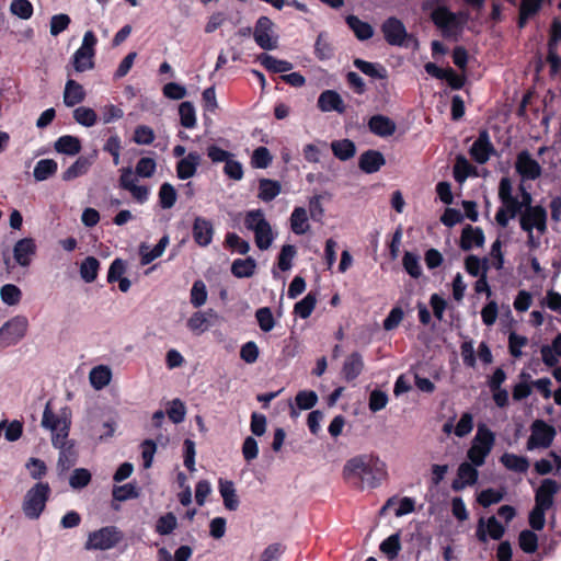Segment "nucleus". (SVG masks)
I'll return each mask as SVG.
<instances>
[{"label":"nucleus","mask_w":561,"mask_h":561,"mask_svg":"<svg viewBox=\"0 0 561 561\" xmlns=\"http://www.w3.org/2000/svg\"><path fill=\"white\" fill-rule=\"evenodd\" d=\"M387 466L377 455L362 454L350 458L343 467L345 482L356 490L376 489L387 478Z\"/></svg>","instance_id":"nucleus-1"},{"label":"nucleus","mask_w":561,"mask_h":561,"mask_svg":"<svg viewBox=\"0 0 561 561\" xmlns=\"http://www.w3.org/2000/svg\"><path fill=\"white\" fill-rule=\"evenodd\" d=\"M561 490V484L556 480L546 478L535 490V505L529 512L528 523L533 530L540 531L546 525V513L553 507L554 496Z\"/></svg>","instance_id":"nucleus-2"},{"label":"nucleus","mask_w":561,"mask_h":561,"mask_svg":"<svg viewBox=\"0 0 561 561\" xmlns=\"http://www.w3.org/2000/svg\"><path fill=\"white\" fill-rule=\"evenodd\" d=\"M497 197L501 206L495 214V221L501 228H506L512 219L519 218L523 208L519 198L513 194V183L507 176H503L499 183Z\"/></svg>","instance_id":"nucleus-3"},{"label":"nucleus","mask_w":561,"mask_h":561,"mask_svg":"<svg viewBox=\"0 0 561 561\" xmlns=\"http://www.w3.org/2000/svg\"><path fill=\"white\" fill-rule=\"evenodd\" d=\"M494 433L485 424H479L472 444L467 451V458L473 466H483L486 457L490 455L494 446Z\"/></svg>","instance_id":"nucleus-4"},{"label":"nucleus","mask_w":561,"mask_h":561,"mask_svg":"<svg viewBox=\"0 0 561 561\" xmlns=\"http://www.w3.org/2000/svg\"><path fill=\"white\" fill-rule=\"evenodd\" d=\"M50 486L47 482L35 483L25 494L22 510L28 519H38L45 511L50 496Z\"/></svg>","instance_id":"nucleus-5"},{"label":"nucleus","mask_w":561,"mask_h":561,"mask_svg":"<svg viewBox=\"0 0 561 561\" xmlns=\"http://www.w3.org/2000/svg\"><path fill=\"white\" fill-rule=\"evenodd\" d=\"M124 538L123 533L115 526H105L89 534L84 543L87 550H110Z\"/></svg>","instance_id":"nucleus-6"},{"label":"nucleus","mask_w":561,"mask_h":561,"mask_svg":"<svg viewBox=\"0 0 561 561\" xmlns=\"http://www.w3.org/2000/svg\"><path fill=\"white\" fill-rule=\"evenodd\" d=\"M431 20L445 38L457 37L462 31L463 22L447 7L435 8L431 13Z\"/></svg>","instance_id":"nucleus-7"},{"label":"nucleus","mask_w":561,"mask_h":561,"mask_svg":"<svg viewBox=\"0 0 561 561\" xmlns=\"http://www.w3.org/2000/svg\"><path fill=\"white\" fill-rule=\"evenodd\" d=\"M28 321L24 316H16L0 328V348L18 344L26 334Z\"/></svg>","instance_id":"nucleus-8"},{"label":"nucleus","mask_w":561,"mask_h":561,"mask_svg":"<svg viewBox=\"0 0 561 561\" xmlns=\"http://www.w3.org/2000/svg\"><path fill=\"white\" fill-rule=\"evenodd\" d=\"M547 209L539 204L523 210L518 219L522 230H537L540 234L547 232Z\"/></svg>","instance_id":"nucleus-9"},{"label":"nucleus","mask_w":561,"mask_h":561,"mask_svg":"<svg viewBox=\"0 0 561 561\" xmlns=\"http://www.w3.org/2000/svg\"><path fill=\"white\" fill-rule=\"evenodd\" d=\"M531 434L527 440V450H534L537 448H548L551 446L554 437L556 430L552 425H549L543 420H536L530 426Z\"/></svg>","instance_id":"nucleus-10"},{"label":"nucleus","mask_w":561,"mask_h":561,"mask_svg":"<svg viewBox=\"0 0 561 561\" xmlns=\"http://www.w3.org/2000/svg\"><path fill=\"white\" fill-rule=\"evenodd\" d=\"M65 431V428L62 430ZM67 433H57L53 435L51 443L55 448L59 449L58 468L60 471H68L78 460V453L72 442L67 440Z\"/></svg>","instance_id":"nucleus-11"},{"label":"nucleus","mask_w":561,"mask_h":561,"mask_svg":"<svg viewBox=\"0 0 561 561\" xmlns=\"http://www.w3.org/2000/svg\"><path fill=\"white\" fill-rule=\"evenodd\" d=\"M515 171L522 181H535L541 176L542 168L528 150H522L516 156Z\"/></svg>","instance_id":"nucleus-12"},{"label":"nucleus","mask_w":561,"mask_h":561,"mask_svg":"<svg viewBox=\"0 0 561 561\" xmlns=\"http://www.w3.org/2000/svg\"><path fill=\"white\" fill-rule=\"evenodd\" d=\"M274 23L273 21L265 15H262L257 19L253 37L259 47L264 50H272L277 47V36H272Z\"/></svg>","instance_id":"nucleus-13"},{"label":"nucleus","mask_w":561,"mask_h":561,"mask_svg":"<svg viewBox=\"0 0 561 561\" xmlns=\"http://www.w3.org/2000/svg\"><path fill=\"white\" fill-rule=\"evenodd\" d=\"M469 153L472 160L479 164L486 163L491 156L496 153L486 129L480 130L478 138L473 141L469 150Z\"/></svg>","instance_id":"nucleus-14"},{"label":"nucleus","mask_w":561,"mask_h":561,"mask_svg":"<svg viewBox=\"0 0 561 561\" xmlns=\"http://www.w3.org/2000/svg\"><path fill=\"white\" fill-rule=\"evenodd\" d=\"M561 42V22L553 20L550 27V35L548 41L547 61L550 65V76H556L559 72L561 59L558 54V44Z\"/></svg>","instance_id":"nucleus-15"},{"label":"nucleus","mask_w":561,"mask_h":561,"mask_svg":"<svg viewBox=\"0 0 561 561\" xmlns=\"http://www.w3.org/2000/svg\"><path fill=\"white\" fill-rule=\"evenodd\" d=\"M385 41L391 46H402L408 37L407 28L401 20L390 16L381 24Z\"/></svg>","instance_id":"nucleus-16"},{"label":"nucleus","mask_w":561,"mask_h":561,"mask_svg":"<svg viewBox=\"0 0 561 561\" xmlns=\"http://www.w3.org/2000/svg\"><path fill=\"white\" fill-rule=\"evenodd\" d=\"M215 229L211 220L196 216L192 226V237L196 244L202 248L208 247L214 238Z\"/></svg>","instance_id":"nucleus-17"},{"label":"nucleus","mask_w":561,"mask_h":561,"mask_svg":"<svg viewBox=\"0 0 561 561\" xmlns=\"http://www.w3.org/2000/svg\"><path fill=\"white\" fill-rule=\"evenodd\" d=\"M505 533L504 526L496 519L495 516H491L488 518L486 523L484 518L481 517L479 519L476 536L480 542L485 543L488 541V536L493 540H500Z\"/></svg>","instance_id":"nucleus-18"},{"label":"nucleus","mask_w":561,"mask_h":561,"mask_svg":"<svg viewBox=\"0 0 561 561\" xmlns=\"http://www.w3.org/2000/svg\"><path fill=\"white\" fill-rule=\"evenodd\" d=\"M37 251L36 242L33 238H23L15 242L13 247V257L16 264L22 267H28Z\"/></svg>","instance_id":"nucleus-19"},{"label":"nucleus","mask_w":561,"mask_h":561,"mask_svg":"<svg viewBox=\"0 0 561 561\" xmlns=\"http://www.w3.org/2000/svg\"><path fill=\"white\" fill-rule=\"evenodd\" d=\"M479 478V472L477 470V466H473L472 462H461L457 469V478L451 482V489L455 492H459L463 490L466 486H471L477 483Z\"/></svg>","instance_id":"nucleus-20"},{"label":"nucleus","mask_w":561,"mask_h":561,"mask_svg":"<svg viewBox=\"0 0 561 561\" xmlns=\"http://www.w3.org/2000/svg\"><path fill=\"white\" fill-rule=\"evenodd\" d=\"M317 106L321 112H336L344 114L346 105L342 96L335 90H324L320 93Z\"/></svg>","instance_id":"nucleus-21"},{"label":"nucleus","mask_w":561,"mask_h":561,"mask_svg":"<svg viewBox=\"0 0 561 561\" xmlns=\"http://www.w3.org/2000/svg\"><path fill=\"white\" fill-rule=\"evenodd\" d=\"M385 164L383 154L375 149L364 151L358 159V167L366 174L378 172Z\"/></svg>","instance_id":"nucleus-22"},{"label":"nucleus","mask_w":561,"mask_h":561,"mask_svg":"<svg viewBox=\"0 0 561 561\" xmlns=\"http://www.w3.org/2000/svg\"><path fill=\"white\" fill-rule=\"evenodd\" d=\"M202 157L197 151H190L186 157L176 162V175L180 180H187L196 174Z\"/></svg>","instance_id":"nucleus-23"},{"label":"nucleus","mask_w":561,"mask_h":561,"mask_svg":"<svg viewBox=\"0 0 561 561\" xmlns=\"http://www.w3.org/2000/svg\"><path fill=\"white\" fill-rule=\"evenodd\" d=\"M484 233L483 230L479 227H472L471 225H467L462 231L460 237V248L463 251H469L473 247L480 248L484 243Z\"/></svg>","instance_id":"nucleus-24"},{"label":"nucleus","mask_w":561,"mask_h":561,"mask_svg":"<svg viewBox=\"0 0 561 561\" xmlns=\"http://www.w3.org/2000/svg\"><path fill=\"white\" fill-rule=\"evenodd\" d=\"M363 356L358 352L351 353L344 360L342 374L345 381L355 380L364 370Z\"/></svg>","instance_id":"nucleus-25"},{"label":"nucleus","mask_w":561,"mask_h":561,"mask_svg":"<svg viewBox=\"0 0 561 561\" xmlns=\"http://www.w3.org/2000/svg\"><path fill=\"white\" fill-rule=\"evenodd\" d=\"M87 93L79 82L68 79L64 90V104L67 107H73L84 101Z\"/></svg>","instance_id":"nucleus-26"},{"label":"nucleus","mask_w":561,"mask_h":561,"mask_svg":"<svg viewBox=\"0 0 561 561\" xmlns=\"http://www.w3.org/2000/svg\"><path fill=\"white\" fill-rule=\"evenodd\" d=\"M42 425L45 428L50 430L53 432V435L57 433H64V428L65 432L67 433V436L69 435V422H67L65 417L55 414L51 411L49 403L46 404V408L44 410Z\"/></svg>","instance_id":"nucleus-27"},{"label":"nucleus","mask_w":561,"mask_h":561,"mask_svg":"<svg viewBox=\"0 0 561 561\" xmlns=\"http://www.w3.org/2000/svg\"><path fill=\"white\" fill-rule=\"evenodd\" d=\"M213 318H217V312L214 309H208L205 312L196 311L187 320L186 325L192 332L199 335L208 330L209 319Z\"/></svg>","instance_id":"nucleus-28"},{"label":"nucleus","mask_w":561,"mask_h":561,"mask_svg":"<svg viewBox=\"0 0 561 561\" xmlns=\"http://www.w3.org/2000/svg\"><path fill=\"white\" fill-rule=\"evenodd\" d=\"M218 489L225 507L229 511H237L240 502L233 482L231 480L220 478L218 481Z\"/></svg>","instance_id":"nucleus-29"},{"label":"nucleus","mask_w":561,"mask_h":561,"mask_svg":"<svg viewBox=\"0 0 561 561\" xmlns=\"http://www.w3.org/2000/svg\"><path fill=\"white\" fill-rule=\"evenodd\" d=\"M371 133L380 137H388L396 131V124L389 117L383 115H374L368 122Z\"/></svg>","instance_id":"nucleus-30"},{"label":"nucleus","mask_w":561,"mask_h":561,"mask_svg":"<svg viewBox=\"0 0 561 561\" xmlns=\"http://www.w3.org/2000/svg\"><path fill=\"white\" fill-rule=\"evenodd\" d=\"M345 22L358 41H367L373 37L374 28L368 22L362 21L354 14L347 15Z\"/></svg>","instance_id":"nucleus-31"},{"label":"nucleus","mask_w":561,"mask_h":561,"mask_svg":"<svg viewBox=\"0 0 561 561\" xmlns=\"http://www.w3.org/2000/svg\"><path fill=\"white\" fill-rule=\"evenodd\" d=\"M500 461L507 470L517 473H526L530 466L527 457L512 453H504L500 457Z\"/></svg>","instance_id":"nucleus-32"},{"label":"nucleus","mask_w":561,"mask_h":561,"mask_svg":"<svg viewBox=\"0 0 561 561\" xmlns=\"http://www.w3.org/2000/svg\"><path fill=\"white\" fill-rule=\"evenodd\" d=\"M353 65L356 69H358L364 75L374 78V79H387L388 72L387 69L378 64V62H370L366 61L360 58H355L353 60Z\"/></svg>","instance_id":"nucleus-33"},{"label":"nucleus","mask_w":561,"mask_h":561,"mask_svg":"<svg viewBox=\"0 0 561 561\" xmlns=\"http://www.w3.org/2000/svg\"><path fill=\"white\" fill-rule=\"evenodd\" d=\"M58 153L76 156L81 151V141L78 137L71 135L60 136L54 145Z\"/></svg>","instance_id":"nucleus-34"},{"label":"nucleus","mask_w":561,"mask_h":561,"mask_svg":"<svg viewBox=\"0 0 561 561\" xmlns=\"http://www.w3.org/2000/svg\"><path fill=\"white\" fill-rule=\"evenodd\" d=\"M91 165V158L80 156L67 170L64 171L61 178L64 181H72L79 176L84 175Z\"/></svg>","instance_id":"nucleus-35"},{"label":"nucleus","mask_w":561,"mask_h":561,"mask_svg":"<svg viewBox=\"0 0 561 561\" xmlns=\"http://www.w3.org/2000/svg\"><path fill=\"white\" fill-rule=\"evenodd\" d=\"M259 60L261 65L270 72L273 73H283L290 71L293 69V64L287 60L277 59L268 54H261L259 56Z\"/></svg>","instance_id":"nucleus-36"},{"label":"nucleus","mask_w":561,"mask_h":561,"mask_svg":"<svg viewBox=\"0 0 561 561\" xmlns=\"http://www.w3.org/2000/svg\"><path fill=\"white\" fill-rule=\"evenodd\" d=\"M282 185L276 180L261 179L259 181V194L257 197L265 202H272L276 196L279 195Z\"/></svg>","instance_id":"nucleus-37"},{"label":"nucleus","mask_w":561,"mask_h":561,"mask_svg":"<svg viewBox=\"0 0 561 561\" xmlns=\"http://www.w3.org/2000/svg\"><path fill=\"white\" fill-rule=\"evenodd\" d=\"M331 149L339 160L346 161L356 153L355 144L351 139L334 140L331 142Z\"/></svg>","instance_id":"nucleus-38"},{"label":"nucleus","mask_w":561,"mask_h":561,"mask_svg":"<svg viewBox=\"0 0 561 561\" xmlns=\"http://www.w3.org/2000/svg\"><path fill=\"white\" fill-rule=\"evenodd\" d=\"M290 229L295 234H305L308 229V215L304 207H295L290 215Z\"/></svg>","instance_id":"nucleus-39"},{"label":"nucleus","mask_w":561,"mask_h":561,"mask_svg":"<svg viewBox=\"0 0 561 561\" xmlns=\"http://www.w3.org/2000/svg\"><path fill=\"white\" fill-rule=\"evenodd\" d=\"M256 268V262L253 257L237 259L231 265V273L238 278L251 277Z\"/></svg>","instance_id":"nucleus-40"},{"label":"nucleus","mask_w":561,"mask_h":561,"mask_svg":"<svg viewBox=\"0 0 561 561\" xmlns=\"http://www.w3.org/2000/svg\"><path fill=\"white\" fill-rule=\"evenodd\" d=\"M94 53L78 48L72 56V65L77 72H84L94 68Z\"/></svg>","instance_id":"nucleus-41"},{"label":"nucleus","mask_w":561,"mask_h":561,"mask_svg":"<svg viewBox=\"0 0 561 561\" xmlns=\"http://www.w3.org/2000/svg\"><path fill=\"white\" fill-rule=\"evenodd\" d=\"M57 169H58V164L55 160L42 159V160L37 161L35 168H34V171H33L34 179L38 182L45 181V180L49 179L50 176H53L57 172Z\"/></svg>","instance_id":"nucleus-42"},{"label":"nucleus","mask_w":561,"mask_h":561,"mask_svg":"<svg viewBox=\"0 0 561 561\" xmlns=\"http://www.w3.org/2000/svg\"><path fill=\"white\" fill-rule=\"evenodd\" d=\"M317 294L313 291L308 293L300 301L294 306V313L301 319H307L311 316L316 308Z\"/></svg>","instance_id":"nucleus-43"},{"label":"nucleus","mask_w":561,"mask_h":561,"mask_svg":"<svg viewBox=\"0 0 561 561\" xmlns=\"http://www.w3.org/2000/svg\"><path fill=\"white\" fill-rule=\"evenodd\" d=\"M100 270V261L94 256H87L80 265V276L85 283L96 279Z\"/></svg>","instance_id":"nucleus-44"},{"label":"nucleus","mask_w":561,"mask_h":561,"mask_svg":"<svg viewBox=\"0 0 561 561\" xmlns=\"http://www.w3.org/2000/svg\"><path fill=\"white\" fill-rule=\"evenodd\" d=\"M158 198H159V205L162 209H170L172 208L178 198V193L174 186L169 183L164 182L161 184L159 192H158Z\"/></svg>","instance_id":"nucleus-45"},{"label":"nucleus","mask_w":561,"mask_h":561,"mask_svg":"<svg viewBox=\"0 0 561 561\" xmlns=\"http://www.w3.org/2000/svg\"><path fill=\"white\" fill-rule=\"evenodd\" d=\"M111 377H112L111 370L106 366L94 367L90 371V376H89L91 385L96 390H100V389L104 388L105 386H107L111 381Z\"/></svg>","instance_id":"nucleus-46"},{"label":"nucleus","mask_w":561,"mask_h":561,"mask_svg":"<svg viewBox=\"0 0 561 561\" xmlns=\"http://www.w3.org/2000/svg\"><path fill=\"white\" fill-rule=\"evenodd\" d=\"M379 549L389 560L396 559L401 550L400 533L392 534L386 538L380 543Z\"/></svg>","instance_id":"nucleus-47"},{"label":"nucleus","mask_w":561,"mask_h":561,"mask_svg":"<svg viewBox=\"0 0 561 561\" xmlns=\"http://www.w3.org/2000/svg\"><path fill=\"white\" fill-rule=\"evenodd\" d=\"M180 123L184 128L192 129L196 126V113L193 103L185 101L179 106Z\"/></svg>","instance_id":"nucleus-48"},{"label":"nucleus","mask_w":561,"mask_h":561,"mask_svg":"<svg viewBox=\"0 0 561 561\" xmlns=\"http://www.w3.org/2000/svg\"><path fill=\"white\" fill-rule=\"evenodd\" d=\"M402 265L404 271L412 277L417 279L422 275V267L420 257L415 253L405 251L402 257Z\"/></svg>","instance_id":"nucleus-49"},{"label":"nucleus","mask_w":561,"mask_h":561,"mask_svg":"<svg viewBox=\"0 0 561 561\" xmlns=\"http://www.w3.org/2000/svg\"><path fill=\"white\" fill-rule=\"evenodd\" d=\"M73 118L78 124L84 127H92L98 122V115L95 111L87 106L77 107L73 111Z\"/></svg>","instance_id":"nucleus-50"},{"label":"nucleus","mask_w":561,"mask_h":561,"mask_svg":"<svg viewBox=\"0 0 561 561\" xmlns=\"http://www.w3.org/2000/svg\"><path fill=\"white\" fill-rule=\"evenodd\" d=\"M0 298L8 306H16L22 299V291L16 285L5 284L0 288Z\"/></svg>","instance_id":"nucleus-51"},{"label":"nucleus","mask_w":561,"mask_h":561,"mask_svg":"<svg viewBox=\"0 0 561 561\" xmlns=\"http://www.w3.org/2000/svg\"><path fill=\"white\" fill-rule=\"evenodd\" d=\"M178 527V519L171 512L160 516L156 523L154 530L161 536L170 535Z\"/></svg>","instance_id":"nucleus-52"},{"label":"nucleus","mask_w":561,"mask_h":561,"mask_svg":"<svg viewBox=\"0 0 561 561\" xmlns=\"http://www.w3.org/2000/svg\"><path fill=\"white\" fill-rule=\"evenodd\" d=\"M297 254V249L293 244H284L277 257L278 268L286 272L291 268L293 260Z\"/></svg>","instance_id":"nucleus-53"},{"label":"nucleus","mask_w":561,"mask_h":561,"mask_svg":"<svg viewBox=\"0 0 561 561\" xmlns=\"http://www.w3.org/2000/svg\"><path fill=\"white\" fill-rule=\"evenodd\" d=\"M314 55L319 60L331 59L334 55V49L323 33H320L317 37Z\"/></svg>","instance_id":"nucleus-54"},{"label":"nucleus","mask_w":561,"mask_h":561,"mask_svg":"<svg viewBox=\"0 0 561 561\" xmlns=\"http://www.w3.org/2000/svg\"><path fill=\"white\" fill-rule=\"evenodd\" d=\"M520 549L526 553H534L538 549V537L533 530H522L518 536Z\"/></svg>","instance_id":"nucleus-55"},{"label":"nucleus","mask_w":561,"mask_h":561,"mask_svg":"<svg viewBox=\"0 0 561 561\" xmlns=\"http://www.w3.org/2000/svg\"><path fill=\"white\" fill-rule=\"evenodd\" d=\"M253 232L255 244L260 250H267L272 245L274 236L270 222Z\"/></svg>","instance_id":"nucleus-56"},{"label":"nucleus","mask_w":561,"mask_h":561,"mask_svg":"<svg viewBox=\"0 0 561 561\" xmlns=\"http://www.w3.org/2000/svg\"><path fill=\"white\" fill-rule=\"evenodd\" d=\"M266 220L262 209H253L245 214L244 226L248 230L255 231L259 228L266 226Z\"/></svg>","instance_id":"nucleus-57"},{"label":"nucleus","mask_w":561,"mask_h":561,"mask_svg":"<svg viewBox=\"0 0 561 561\" xmlns=\"http://www.w3.org/2000/svg\"><path fill=\"white\" fill-rule=\"evenodd\" d=\"M169 243V238L167 236L162 237L159 242L149 251L140 252V262L142 265H147L151 263L153 260L158 259L162 255L165 247Z\"/></svg>","instance_id":"nucleus-58"},{"label":"nucleus","mask_w":561,"mask_h":561,"mask_svg":"<svg viewBox=\"0 0 561 561\" xmlns=\"http://www.w3.org/2000/svg\"><path fill=\"white\" fill-rule=\"evenodd\" d=\"M273 157L266 147H257L252 154L251 164L256 169H266L272 163Z\"/></svg>","instance_id":"nucleus-59"},{"label":"nucleus","mask_w":561,"mask_h":561,"mask_svg":"<svg viewBox=\"0 0 561 561\" xmlns=\"http://www.w3.org/2000/svg\"><path fill=\"white\" fill-rule=\"evenodd\" d=\"M255 318L259 323L260 329L263 332H270L275 327V320L273 317V312L268 307L259 308L255 312Z\"/></svg>","instance_id":"nucleus-60"},{"label":"nucleus","mask_w":561,"mask_h":561,"mask_svg":"<svg viewBox=\"0 0 561 561\" xmlns=\"http://www.w3.org/2000/svg\"><path fill=\"white\" fill-rule=\"evenodd\" d=\"M207 300V289L203 280L197 279L193 283L191 289V304L195 308L202 307Z\"/></svg>","instance_id":"nucleus-61"},{"label":"nucleus","mask_w":561,"mask_h":561,"mask_svg":"<svg viewBox=\"0 0 561 561\" xmlns=\"http://www.w3.org/2000/svg\"><path fill=\"white\" fill-rule=\"evenodd\" d=\"M504 497V492L489 488L482 490L478 495V503L483 507L500 503Z\"/></svg>","instance_id":"nucleus-62"},{"label":"nucleus","mask_w":561,"mask_h":561,"mask_svg":"<svg viewBox=\"0 0 561 561\" xmlns=\"http://www.w3.org/2000/svg\"><path fill=\"white\" fill-rule=\"evenodd\" d=\"M91 473L88 469H75L69 478V484L72 489H82L91 482Z\"/></svg>","instance_id":"nucleus-63"},{"label":"nucleus","mask_w":561,"mask_h":561,"mask_svg":"<svg viewBox=\"0 0 561 561\" xmlns=\"http://www.w3.org/2000/svg\"><path fill=\"white\" fill-rule=\"evenodd\" d=\"M225 243H226V247L230 248L231 250H233L240 254H247L250 250L249 242L243 240L241 237H239L234 232H228L226 234Z\"/></svg>","instance_id":"nucleus-64"}]
</instances>
